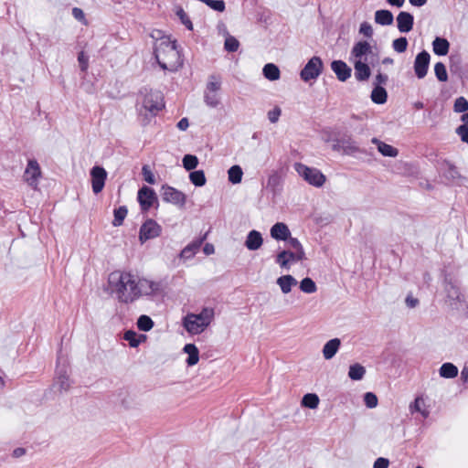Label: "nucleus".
Masks as SVG:
<instances>
[{
	"mask_svg": "<svg viewBox=\"0 0 468 468\" xmlns=\"http://www.w3.org/2000/svg\"><path fill=\"white\" fill-rule=\"evenodd\" d=\"M160 290L158 282L139 278L129 271H114L108 276L105 291L119 303L130 304Z\"/></svg>",
	"mask_w": 468,
	"mask_h": 468,
	"instance_id": "nucleus-1",
	"label": "nucleus"
},
{
	"mask_svg": "<svg viewBox=\"0 0 468 468\" xmlns=\"http://www.w3.org/2000/svg\"><path fill=\"white\" fill-rule=\"evenodd\" d=\"M151 37L155 41L154 55L160 67L170 71L177 69L182 61L176 41L157 29L152 31Z\"/></svg>",
	"mask_w": 468,
	"mask_h": 468,
	"instance_id": "nucleus-2",
	"label": "nucleus"
},
{
	"mask_svg": "<svg viewBox=\"0 0 468 468\" xmlns=\"http://www.w3.org/2000/svg\"><path fill=\"white\" fill-rule=\"evenodd\" d=\"M378 60V53L374 50L373 46L366 40L355 43L350 51L349 61L353 64L355 77L359 81L369 79L370 67L374 66Z\"/></svg>",
	"mask_w": 468,
	"mask_h": 468,
	"instance_id": "nucleus-3",
	"label": "nucleus"
},
{
	"mask_svg": "<svg viewBox=\"0 0 468 468\" xmlns=\"http://www.w3.org/2000/svg\"><path fill=\"white\" fill-rule=\"evenodd\" d=\"M215 318V311L211 307H204L200 313H189L182 319L185 330L192 335L205 332Z\"/></svg>",
	"mask_w": 468,
	"mask_h": 468,
	"instance_id": "nucleus-4",
	"label": "nucleus"
},
{
	"mask_svg": "<svg viewBox=\"0 0 468 468\" xmlns=\"http://www.w3.org/2000/svg\"><path fill=\"white\" fill-rule=\"evenodd\" d=\"M222 88V78L218 75H210L206 83L203 100L208 108L215 109L221 103L220 90Z\"/></svg>",
	"mask_w": 468,
	"mask_h": 468,
	"instance_id": "nucleus-5",
	"label": "nucleus"
},
{
	"mask_svg": "<svg viewBox=\"0 0 468 468\" xmlns=\"http://www.w3.org/2000/svg\"><path fill=\"white\" fill-rule=\"evenodd\" d=\"M293 168L297 175L312 186L320 188L326 182V176L316 167L298 162L293 165Z\"/></svg>",
	"mask_w": 468,
	"mask_h": 468,
	"instance_id": "nucleus-6",
	"label": "nucleus"
},
{
	"mask_svg": "<svg viewBox=\"0 0 468 468\" xmlns=\"http://www.w3.org/2000/svg\"><path fill=\"white\" fill-rule=\"evenodd\" d=\"M165 107L163 96L158 91L146 93L142 101L141 113L144 115H156Z\"/></svg>",
	"mask_w": 468,
	"mask_h": 468,
	"instance_id": "nucleus-7",
	"label": "nucleus"
},
{
	"mask_svg": "<svg viewBox=\"0 0 468 468\" xmlns=\"http://www.w3.org/2000/svg\"><path fill=\"white\" fill-rule=\"evenodd\" d=\"M324 64L319 57L311 58L300 72L301 79L308 82L316 80L323 71Z\"/></svg>",
	"mask_w": 468,
	"mask_h": 468,
	"instance_id": "nucleus-8",
	"label": "nucleus"
},
{
	"mask_svg": "<svg viewBox=\"0 0 468 468\" xmlns=\"http://www.w3.org/2000/svg\"><path fill=\"white\" fill-rule=\"evenodd\" d=\"M305 259V251L298 252L291 250H282L276 255L275 261L282 269L289 270L292 264L303 261Z\"/></svg>",
	"mask_w": 468,
	"mask_h": 468,
	"instance_id": "nucleus-9",
	"label": "nucleus"
},
{
	"mask_svg": "<svg viewBox=\"0 0 468 468\" xmlns=\"http://www.w3.org/2000/svg\"><path fill=\"white\" fill-rule=\"evenodd\" d=\"M160 192L162 198L165 203H170L179 207H185L186 203V196L182 191L168 185H164L161 187Z\"/></svg>",
	"mask_w": 468,
	"mask_h": 468,
	"instance_id": "nucleus-10",
	"label": "nucleus"
},
{
	"mask_svg": "<svg viewBox=\"0 0 468 468\" xmlns=\"http://www.w3.org/2000/svg\"><path fill=\"white\" fill-rule=\"evenodd\" d=\"M161 232L162 227L155 220L149 218L140 228L139 241L143 244L149 239L159 237Z\"/></svg>",
	"mask_w": 468,
	"mask_h": 468,
	"instance_id": "nucleus-11",
	"label": "nucleus"
},
{
	"mask_svg": "<svg viewBox=\"0 0 468 468\" xmlns=\"http://www.w3.org/2000/svg\"><path fill=\"white\" fill-rule=\"evenodd\" d=\"M41 177V169L36 160H29L25 169L24 181L33 189H37Z\"/></svg>",
	"mask_w": 468,
	"mask_h": 468,
	"instance_id": "nucleus-12",
	"label": "nucleus"
},
{
	"mask_svg": "<svg viewBox=\"0 0 468 468\" xmlns=\"http://www.w3.org/2000/svg\"><path fill=\"white\" fill-rule=\"evenodd\" d=\"M106 170L99 165H95L90 170L91 188L94 194H99L102 191L105 181L107 179Z\"/></svg>",
	"mask_w": 468,
	"mask_h": 468,
	"instance_id": "nucleus-13",
	"label": "nucleus"
},
{
	"mask_svg": "<svg viewBox=\"0 0 468 468\" xmlns=\"http://www.w3.org/2000/svg\"><path fill=\"white\" fill-rule=\"evenodd\" d=\"M430 60L431 56L425 50L416 56L414 60V71L419 79H423L427 75Z\"/></svg>",
	"mask_w": 468,
	"mask_h": 468,
	"instance_id": "nucleus-14",
	"label": "nucleus"
},
{
	"mask_svg": "<svg viewBox=\"0 0 468 468\" xmlns=\"http://www.w3.org/2000/svg\"><path fill=\"white\" fill-rule=\"evenodd\" d=\"M155 197L154 191L147 186L142 187L139 190L137 197L143 210H148L152 207Z\"/></svg>",
	"mask_w": 468,
	"mask_h": 468,
	"instance_id": "nucleus-15",
	"label": "nucleus"
},
{
	"mask_svg": "<svg viewBox=\"0 0 468 468\" xmlns=\"http://www.w3.org/2000/svg\"><path fill=\"white\" fill-rule=\"evenodd\" d=\"M331 69L340 81H346L351 76V68L342 60H334Z\"/></svg>",
	"mask_w": 468,
	"mask_h": 468,
	"instance_id": "nucleus-16",
	"label": "nucleus"
},
{
	"mask_svg": "<svg viewBox=\"0 0 468 468\" xmlns=\"http://www.w3.org/2000/svg\"><path fill=\"white\" fill-rule=\"evenodd\" d=\"M263 244V238L260 231L250 230L245 239V246L249 250H258Z\"/></svg>",
	"mask_w": 468,
	"mask_h": 468,
	"instance_id": "nucleus-17",
	"label": "nucleus"
},
{
	"mask_svg": "<svg viewBox=\"0 0 468 468\" xmlns=\"http://www.w3.org/2000/svg\"><path fill=\"white\" fill-rule=\"evenodd\" d=\"M276 284L283 294H288L298 284V282L292 275L284 274L277 278Z\"/></svg>",
	"mask_w": 468,
	"mask_h": 468,
	"instance_id": "nucleus-18",
	"label": "nucleus"
},
{
	"mask_svg": "<svg viewBox=\"0 0 468 468\" xmlns=\"http://www.w3.org/2000/svg\"><path fill=\"white\" fill-rule=\"evenodd\" d=\"M271 237L276 240H287L291 236V231L285 223H275L270 230Z\"/></svg>",
	"mask_w": 468,
	"mask_h": 468,
	"instance_id": "nucleus-19",
	"label": "nucleus"
},
{
	"mask_svg": "<svg viewBox=\"0 0 468 468\" xmlns=\"http://www.w3.org/2000/svg\"><path fill=\"white\" fill-rule=\"evenodd\" d=\"M414 18L408 12H400L397 16V27L399 32H410L413 27Z\"/></svg>",
	"mask_w": 468,
	"mask_h": 468,
	"instance_id": "nucleus-20",
	"label": "nucleus"
},
{
	"mask_svg": "<svg viewBox=\"0 0 468 468\" xmlns=\"http://www.w3.org/2000/svg\"><path fill=\"white\" fill-rule=\"evenodd\" d=\"M372 144H374L378 152L383 155V156H388V157H397L399 155V150L388 144H386L380 140H378V138H373L371 140Z\"/></svg>",
	"mask_w": 468,
	"mask_h": 468,
	"instance_id": "nucleus-21",
	"label": "nucleus"
},
{
	"mask_svg": "<svg viewBox=\"0 0 468 468\" xmlns=\"http://www.w3.org/2000/svg\"><path fill=\"white\" fill-rule=\"evenodd\" d=\"M341 341L338 338H333L327 341L322 350L324 359H332L340 348Z\"/></svg>",
	"mask_w": 468,
	"mask_h": 468,
	"instance_id": "nucleus-22",
	"label": "nucleus"
},
{
	"mask_svg": "<svg viewBox=\"0 0 468 468\" xmlns=\"http://www.w3.org/2000/svg\"><path fill=\"white\" fill-rule=\"evenodd\" d=\"M410 413L419 412L423 418H428L430 415V411L428 410V406L426 405L425 399L422 397H418L415 400L410 403Z\"/></svg>",
	"mask_w": 468,
	"mask_h": 468,
	"instance_id": "nucleus-23",
	"label": "nucleus"
},
{
	"mask_svg": "<svg viewBox=\"0 0 468 468\" xmlns=\"http://www.w3.org/2000/svg\"><path fill=\"white\" fill-rule=\"evenodd\" d=\"M184 353L187 354L186 363L188 367L197 365L199 361V351L194 344H186L183 348Z\"/></svg>",
	"mask_w": 468,
	"mask_h": 468,
	"instance_id": "nucleus-24",
	"label": "nucleus"
},
{
	"mask_svg": "<svg viewBox=\"0 0 468 468\" xmlns=\"http://www.w3.org/2000/svg\"><path fill=\"white\" fill-rule=\"evenodd\" d=\"M450 43L446 38L435 37L432 42V49L436 55L445 56L449 52Z\"/></svg>",
	"mask_w": 468,
	"mask_h": 468,
	"instance_id": "nucleus-25",
	"label": "nucleus"
},
{
	"mask_svg": "<svg viewBox=\"0 0 468 468\" xmlns=\"http://www.w3.org/2000/svg\"><path fill=\"white\" fill-rule=\"evenodd\" d=\"M445 292H446L447 297L451 301L457 302V303H463L464 301L463 295L461 292L460 288L452 282H449L446 284Z\"/></svg>",
	"mask_w": 468,
	"mask_h": 468,
	"instance_id": "nucleus-26",
	"label": "nucleus"
},
{
	"mask_svg": "<svg viewBox=\"0 0 468 468\" xmlns=\"http://www.w3.org/2000/svg\"><path fill=\"white\" fill-rule=\"evenodd\" d=\"M201 246V241H194L186 245L180 252V259L187 261L192 259L198 251Z\"/></svg>",
	"mask_w": 468,
	"mask_h": 468,
	"instance_id": "nucleus-27",
	"label": "nucleus"
},
{
	"mask_svg": "<svg viewBox=\"0 0 468 468\" xmlns=\"http://www.w3.org/2000/svg\"><path fill=\"white\" fill-rule=\"evenodd\" d=\"M123 338L128 341L130 346L137 347L140 344L146 340V335H138L136 332L129 330L124 333Z\"/></svg>",
	"mask_w": 468,
	"mask_h": 468,
	"instance_id": "nucleus-28",
	"label": "nucleus"
},
{
	"mask_svg": "<svg viewBox=\"0 0 468 468\" xmlns=\"http://www.w3.org/2000/svg\"><path fill=\"white\" fill-rule=\"evenodd\" d=\"M393 15L388 10H378L375 13V21L381 26H389L393 23Z\"/></svg>",
	"mask_w": 468,
	"mask_h": 468,
	"instance_id": "nucleus-29",
	"label": "nucleus"
},
{
	"mask_svg": "<svg viewBox=\"0 0 468 468\" xmlns=\"http://www.w3.org/2000/svg\"><path fill=\"white\" fill-rule=\"evenodd\" d=\"M262 72L264 77L271 81L278 80L281 77L279 68L272 63L266 64L263 67Z\"/></svg>",
	"mask_w": 468,
	"mask_h": 468,
	"instance_id": "nucleus-30",
	"label": "nucleus"
},
{
	"mask_svg": "<svg viewBox=\"0 0 468 468\" xmlns=\"http://www.w3.org/2000/svg\"><path fill=\"white\" fill-rule=\"evenodd\" d=\"M243 171L241 167L238 165H232L228 170V178L229 181L234 185L239 184L242 180Z\"/></svg>",
	"mask_w": 468,
	"mask_h": 468,
	"instance_id": "nucleus-31",
	"label": "nucleus"
},
{
	"mask_svg": "<svg viewBox=\"0 0 468 468\" xmlns=\"http://www.w3.org/2000/svg\"><path fill=\"white\" fill-rule=\"evenodd\" d=\"M458 375V368L452 363H444L440 367V376L444 378H453Z\"/></svg>",
	"mask_w": 468,
	"mask_h": 468,
	"instance_id": "nucleus-32",
	"label": "nucleus"
},
{
	"mask_svg": "<svg viewBox=\"0 0 468 468\" xmlns=\"http://www.w3.org/2000/svg\"><path fill=\"white\" fill-rule=\"evenodd\" d=\"M320 402L319 397L314 393H307L302 399V406L314 410L318 407Z\"/></svg>",
	"mask_w": 468,
	"mask_h": 468,
	"instance_id": "nucleus-33",
	"label": "nucleus"
},
{
	"mask_svg": "<svg viewBox=\"0 0 468 468\" xmlns=\"http://www.w3.org/2000/svg\"><path fill=\"white\" fill-rule=\"evenodd\" d=\"M366 374V369L360 364H354L349 367L348 377L352 380H361Z\"/></svg>",
	"mask_w": 468,
	"mask_h": 468,
	"instance_id": "nucleus-34",
	"label": "nucleus"
},
{
	"mask_svg": "<svg viewBox=\"0 0 468 468\" xmlns=\"http://www.w3.org/2000/svg\"><path fill=\"white\" fill-rule=\"evenodd\" d=\"M299 288L303 292L307 294L314 293L317 291L315 282L309 277L303 278L299 282Z\"/></svg>",
	"mask_w": 468,
	"mask_h": 468,
	"instance_id": "nucleus-35",
	"label": "nucleus"
},
{
	"mask_svg": "<svg viewBox=\"0 0 468 468\" xmlns=\"http://www.w3.org/2000/svg\"><path fill=\"white\" fill-rule=\"evenodd\" d=\"M387 91L384 88L377 86L371 92V100L378 104H383L387 101Z\"/></svg>",
	"mask_w": 468,
	"mask_h": 468,
	"instance_id": "nucleus-36",
	"label": "nucleus"
},
{
	"mask_svg": "<svg viewBox=\"0 0 468 468\" xmlns=\"http://www.w3.org/2000/svg\"><path fill=\"white\" fill-rule=\"evenodd\" d=\"M189 179L196 186H203L206 185L207 179L203 170L193 171L189 174Z\"/></svg>",
	"mask_w": 468,
	"mask_h": 468,
	"instance_id": "nucleus-37",
	"label": "nucleus"
},
{
	"mask_svg": "<svg viewBox=\"0 0 468 468\" xmlns=\"http://www.w3.org/2000/svg\"><path fill=\"white\" fill-rule=\"evenodd\" d=\"M137 327L144 332H148L154 327L153 320L147 315H141L137 320Z\"/></svg>",
	"mask_w": 468,
	"mask_h": 468,
	"instance_id": "nucleus-38",
	"label": "nucleus"
},
{
	"mask_svg": "<svg viewBox=\"0 0 468 468\" xmlns=\"http://www.w3.org/2000/svg\"><path fill=\"white\" fill-rule=\"evenodd\" d=\"M127 216V209L125 207H120L119 208L114 210V218L112 221V225L114 227H119L122 224L124 218Z\"/></svg>",
	"mask_w": 468,
	"mask_h": 468,
	"instance_id": "nucleus-39",
	"label": "nucleus"
},
{
	"mask_svg": "<svg viewBox=\"0 0 468 468\" xmlns=\"http://www.w3.org/2000/svg\"><path fill=\"white\" fill-rule=\"evenodd\" d=\"M434 73L440 81L443 82L448 80L446 67L442 62H437L434 65Z\"/></svg>",
	"mask_w": 468,
	"mask_h": 468,
	"instance_id": "nucleus-40",
	"label": "nucleus"
},
{
	"mask_svg": "<svg viewBox=\"0 0 468 468\" xmlns=\"http://www.w3.org/2000/svg\"><path fill=\"white\" fill-rule=\"evenodd\" d=\"M198 165V159L196 155L193 154H186L183 157V166L185 169L190 171L195 169Z\"/></svg>",
	"mask_w": 468,
	"mask_h": 468,
	"instance_id": "nucleus-41",
	"label": "nucleus"
},
{
	"mask_svg": "<svg viewBox=\"0 0 468 468\" xmlns=\"http://www.w3.org/2000/svg\"><path fill=\"white\" fill-rule=\"evenodd\" d=\"M453 110L455 112H464L468 110V101L464 97H459L455 100Z\"/></svg>",
	"mask_w": 468,
	"mask_h": 468,
	"instance_id": "nucleus-42",
	"label": "nucleus"
},
{
	"mask_svg": "<svg viewBox=\"0 0 468 468\" xmlns=\"http://www.w3.org/2000/svg\"><path fill=\"white\" fill-rule=\"evenodd\" d=\"M392 47L395 51L402 53L407 49L408 40L406 37H399L393 41Z\"/></svg>",
	"mask_w": 468,
	"mask_h": 468,
	"instance_id": "nucleus-43",
	"label": "nucleus"
},
{
	"mask_svg": "<svg viewBox=\"0 0 468 468\" xmlns=\"http://www.w3.org/2000/svg\"><path fill=\"white\" fill-rule=\"evenodd\" d=\"M176 15L181 20L182 24L186 26V27L189 30H193V24L188 17V16L186 14V12L183 10V8L179 7L176 10Z\"/></svg>",
	"mask_w": 468,
	"mask_h": 468,
	"instance_id": "nucleus-44",
	"label": "nucleus"
},
{
	"mask_svg": "<svg viewBox=\"0 0 468 468\" xmlns=\"http://www.w3.org/2000/svg\"><path fill=\"white\" fill-rule=\"evenodd\" d=\"M364 402L366 406L369 409H374L378 406V398L377 396L372 392H367L364 395Z\"/></svg>",
	"mask_w": 468,
	"mask_h": 468,
	"instance_id": "nucleus-45",
	"label": "nucleus"
},
{
	"mask_svg": "<svg viewBox=\"0 0 468 468\" xmlns=\"http://www.w3.org/2000/svg\"><path fill=\"white\" fill-rule=\"evenodd\" d=\"M224 46L226 50L234 52L239 48V43L234 37L229 36L225 40Z\"/></svg>",
	"mask_w": 468,
	"mask_h": 468,
	"instance_id": "nucleus-46",
	"label": "nucleus"
},
{
	"mask_svg": "<svg viewBox=\"0 0 468 468\" xmlns=\"http://www.w3.org/2000/svg\"><path fill=\"white\" fill-rule=\"evenodd\" d=\"M287 245L288 250H291L292 251H304L302 243L296 239L290 236V238L287 239Z\"/></svg>",
	"mask_w": 468,
	"mask_h": 468,
	"instance_id": "nucleus-47",
	"label": "nucleus"
},
{
	"mask_svg": "<svg viewBox=\"0 0 468 468\" xmlns=\"http://www.w3.org/2000/svg\"><path fill=\"white\" fill-rule=\"evenodd\" d=\"M205 4L218 12L225 10V3L222 0H207Z\"/></svg>",
	"mask_w": 468,
	"mask_h": 468,
	"instance_id": "nucleus-48",
	"label": "nucleus"
},
{
	"mask_svg": "<svg viewBox=\"0 0 468 468\" xmlns=\"http://www.w3.org/2000/svg\"><path fill=\"white\" fill-rule=\"evenodd\" d=\"M56 385H58L60 389L66 390L69 388V380L66 374H61L57 378Z\"/></svg>",
	"mask_w": 468,
	"mask_h": 468,
	"instance_id": "nucleus-49",
	"label": "nucleus"
},
{
	"mask_svg": "<svg viewBox=\"0 0 468 468\" xmlns=\"http://www.w3.org/2000/svg\"><path fill=\"white\" fill-rule=\"evenodd\" d=\"M282 110L280 107H274L272 110L268 112V119L271 123H275L279 121Z\"/></svg>",
	"mask_w": 468,
	"mask_h": 468,
	"instance_id": "nucleus-50",
	"label": "nucleus"
},
{
	"mask_svg": "<svg viewBox=\"0 0 468 468\" xmlns=\"http://www.w3.org/2000/svg\"><path fill=\"white\" fill-rule=\"evenodd\" d=\"M72 16L76 20L81 22L83 25L88 24L85 14L82 9L79 7H74L72 9Z\"/></svg>",
	"mask_w": 468,
	"mask_h": 468,
	"instance_id": "nucleus-51",
	"label": "nucleus"
},
{
	"mask_svg": "<svg viewBox=\"0 0 468 468\" xmlns=\"http://www.w3.org/2000/svg\"><path fill=\"white\" fill-rule=\"evenodd\" d=\"M359 33L364 35L367 37H371L373 36L372 26L367 22H363L360 25Z\"/></svg>",
	"mask_w": 468,
	"mask_h": 468,
	"instance_id": "nucleus-52",
	"label": "nucleus"
},
{
	"mask_svg": "<svg viewBox=\"0 0 468 468\" xmlns=\"http://www.w3.org/2000/svg\"><path fill=\"white\" fill-rule=\"evenodd\" d=\"M142 172H143V176H144V180L151 184V185H154L155 183V177H154V175L152 173V171L148 168V166L144 165L142 169Z\"/></svg>",
	"mask_w": 468,
	"mask_h": 468,
	"instance_id": "nucleus-53",
	"label": "nucleus"
},
{
	"mask_svg": "<svg viewBox=\"0 0 468 468\" xmlns=\"http://www.w3.org/2000/svg\"><path fill=\"white\" fill-rule=\"evenodd\" d=\"M78 61H79L81 70L82 71L87 70V69L89 67V58L83 51L79 53Z\"/></svg>",
	"mask_w": 468,
	"mask_h": 468,
	"instance_id": "nucleus-54",
	"label": "nucleus"
},
{
	"mask_svg": "<svg viewBox=\"0 0 468 468\" xmlns=\"http://www.w3.org/2000/svg\"><path fill=\"white\" fill-rule=\"evenodd\" d=\"M344 153L346 154H353L359 151L358 146L354 142H346L343 145Z\"/></svg>",
	"mask_w": 468,
	"mask_h": 468,
	"instance_id": "nucleus-55",
	"label": "nucleus"
},
{
	"mask_svg": "<svg viewBox=\"0 0 468 468\" xmlns=\"http://www.w3.org/2000/svg\"><path fill=\"white\" fill-rule=\"evenodd\" d=\"M456 133L460 136L462 142L468 144V128L466 126H459L456 129Z\"/></svg>",
	"mask_w": 468,
	"mask_h": 468,
	"instance_id": "nucleus-56",
	"label": "nucleus"
},
{
	"mask_svg": "<svg viewBox=\"0 0 468 468\" xmlns=\"http://www.w3.org/2000/svg\"><path fill=\"white\" fill-rule=\"evenodd\" d=\"M388 465H389V461L388 459L379 457L375 461V463L373 464V468H388Z\"/></svg>",
	"mask_w": 468,
	"mask_h": 468,
	"instance_id": "nucleus-57",
	"label": "nucleus"
},
{
	"mask_svg": "<svg viewBox=\"0 0 468 468\" xmlns=\"http://www.w3.org/2000/svg\"><path fill=\"white\" fill-rule=\"evenodd\" d=\"M405 303L409 308H415L419 304V300L411 294H409L405 299Z\"/></svg>",
	"mask_w": 468,
	"mask_h": 468,
	"instance_id": "nucleus-58",
	"label": "nucleus"
},
{
	"mask_svg": "<svg viewBox=\"0 0 468 468\" xmlns=\"http://www.w3.org/2000/svg\"><path fill=\"white\" fill-rule=\"evenodd\" d=\"M177 128L181 131H186L188 126H189V122H188V120L187 118H182L178 122H177Z\"/></svg>",
	"mask_w": 468,
	"mask_h": 468,
	"instance_id": "nucleus-59",
	"label": "nucleus"
},
{
	"mask_svg": "<svg viewBox=\"0 0 468 468\" xmlns=\"http://www.w3.org/2000/svg\"><path fill=\"white\" fill-rule=\"evenodd\" d=\"M203 251L206 255H211L215 252V248H214V245L210 244V243H207L205 244L204 248H203Z\"/></svg>",
	"mask_w": 468,
	"mask_h": 468,
	"instance_id": "nucleus-60",
	"label": "nucleus"
},
{
	"mask_svg": "<svg viewBox=\"0 0 468 468\" xmlns=\"http://www.w3.org/2000/svg\"><path fill=\"white\" fill-rule=\"evenodd\" d=\"M461 378L463 382L468 383V367L465 366L461 372Z\"/></svg>",
	"mask_w": 468,
	"mask_h": 468,
	"instance_id": "nucleus-61",
	"label": "nucleus"
},
{
	"mask_svg": "<svg viewBox=\"0 0 468 468\" xmlns=\"http://www.w3.org/2000/svg\"><path fill=\"white\" fill-rule=\"evenodd\" d=\"M25 453H26L25 449H23V448H16L13 452V456L16 457V458H19V457L23 456Z\"/></svg>",
	"mask_w": 468,
	"mask_h": 468,
	"instance_id": "nucleus-62",
	"label": "nucleus"
},
{
	"mask_svg": "<svg viewBox=\"0 0 468 468\" xmlns=\"http://www.w3.org/2000/svg\"><path fill=\"white\" fill-rule=\"evenodd\" d=\"M387 2L391 5L401 7L404 5L405 0H387Z\"/></svg>",
	"mask_w": 468,
	"mask_h": 468,
	"instance_id": "nucleus-63",
	"label": "nucleus"
},
{
	"mask_svg": "<svg viewBox=\"0 0 468 468\" xmlns=\"http://www.w3.org/2000/svg\"><path fill=\"white\" fill-rule=\"evenodd\" d=\"M461 120L463 122L461 126H466V128H468V113L463 114Z\"/></svg>",
	"mask_w": 468,
	"mask_h": 468,
	"instance_id": "nucleus-64",
	"label": "nucleus"
}]
</instances>
